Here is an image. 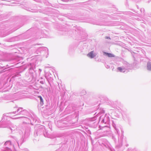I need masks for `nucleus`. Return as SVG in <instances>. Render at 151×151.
I'll list each match as a JSON object with an SVG mask.
<instances>
[{"instance_id":"13","label":"nucleus","mask_w":151,"mask_h":151,"mask_svg":"<svg viewBox=\"0 0 151 151\" xmlns=\"http://www.w3.org/2000/svg\"><path fill=\"white\" fill-rule=\"evenodd\" d=\"M21 72H17L14 73L12 76V78H14L17 77H19L21 76L20 73Z\"/></svg>"},{"instance_id":"32","label":"nucleus","mask_w":151,"mask_h":151,"mask_svg":"<svg viewBox=\"0 0 151 151\" xmlns=\"http://www.w3.org/2000/svg\"><path fill=\"white\" fill-rule=\"evenodd\" d=\"M103 113H104V111L103 110L102 111V112Z\"/></svg>"},{"instance_id":"10","label":"nucleus","mask_w":151,"mask_h":151,"mask_svg":"<svg viewBox=\"0 0 151 151\" xmlns=\"http://www.w3.org/2000/svg\"><path fill=\"white\" fill-rule=\"evenodd\" d=\"M96 54L94 53V51H91L87 54V56L91 58H93L96 55Z\"/></svg>"},{"instance_id":"14","label":"nucleus","mask_w":151,"mask_h":151,"mask_svg":"<svg viewBox=\"0 0 151 151\" xmlns=\"http://www.w3.org/2000/svg\"><path fill=\"white\" fill-rule=\"evenodd\" d=\"M38 97L39 98L40 100V105L41 106H42L44 104V101L43 99L40 96H38Z\"/></svg>"},{"instance_id":"20","label":"nucleus","mask_w":151,"mask_h":151,"mask_svg":"<svg viewBox=\"0 0 151 151\" xmlns=\"http://www.w3.org/2000/svg\"><path fill=\"white\" fill-rule=\"evenodd\" d=\"M46 102H47V103L45 105V108L46 109H49L50 104H49V103H48V102H47V101H46Z\"/></svg>"},{"instance_id":"37","label":"nucleus","mask_w":151,"mask_h":151,"mask_svg":"<svg viewBox=\"0 0 151 151\" xmlns=\"http://www.w3.org/2000/svg\"><path fill=\"white\" fill-rule=\"evenodd\" d=\"M142 9H141V10H140V11H141V12H142Z\"/></svg>"},{"instance_id":"27","label":"nucleus","mask_w":151,"mask_h":151,"mask_svg":"<svg viewBox=\"0 0 151 151\" xmlns=\"http://www.w3.org/2000/svg\"><path fill=\"white\" fill-rule=\"evenodd\" d=\"M105 38L106 39H111V38L109 37L106 36L105 37Z\"/></svg>"},{"instance_id":"6","label":"nucleus","mask_w":151,"mask_h":151,"mask_svg":"<svg viewBox=\"0 0 151 151\" xmlns=\"http://www.w3.org/2000/svg\"><path fill=\"white\" fill-rule=\"evenodd\" d=\"M29 118L24 116H21L17 118H24L27 121H30L31 122V121H35V118L32 116L30 114V115H29L28 116Z\"/></svg>"},{"instance_id":"36","label":"nucleus","mask_w":151,"mask_h":151,"mask_svg":"<svg viewBox=\"0 0 151 151\" xmlns=\"http://www.w3.org/2000/svg\"><path fill=\"white\" fill-rule=\"evenodd\" d=\"M5 116V114H3V116Z\"/></svg>"},{"instance_id":"24","label":"nucleus","mask_w":151,"mask_h":151,"mask_svg":"<svg viewBox=\"0 0 151 151\" xmlns=\"http://www.w3.org/2000/svg\"><path fill=\"white\" fill-rule=\"evenodd\" d=\"M122 146V143H121V142H120L119 143V144L117 146H116V147H118V148H120Z\"/></svg>"},{"instance_id":"4","label":"nucleus","mask_w":151,"mask_h":151,"mask_svg":"<svg viewBox=\"0 0 151 151\" xmlns=\"http://www.w3.org/2000/svg\"><path fill=\"white\" fill-rule=\"evenodd\" d=\"M96 119V117H94L90 119L89 122L88 124V125L91 127L95 128L97 125V123L94 121Z\"/></svg>"},{"instance_id":"40","label":"nucleus","mask_w":151,"mask_h":151,"mask_svg":"<svg viewBox=\"0 0 151 151\" xmlns=\"http://www.w3.org/2000/svg\"><path fill=\"white\" fill-rule=\"evenodd\" d=\"M10 102H13V101H10Z\"/></svg>"},{"instance_id":"15","label":"nucleus","mask_w":151,"mask_h":151,"mask_svg":"<svg viewBox=\"0 0 151 151\" xmlns=\"http://www.w3.org/2000/svg\"><path fill=\"white\" fill-rule=\"evenodd\" d=\"M23 108L22 107H19L17 110L16 111L11 112L9 113H8V114H16L17 112H18V111H19L20 110H23Z\"/></svg>"},{"instance_id":"29","label":"nucleus","mask_w":151,"mask_h":151,"mask_svg":"<svg viewBox=\"0 0 151 151\" xmlns=\"http://www.w3.org/2000/svg\"><path fill=\"white\" fill-rule=\"evenodd\" d=\"M113 127H114V125H113ZM114 128H115V130H116V131L117 132L118 134V131H119V130H118L117 129H116V127H115H115H114Z\"/></svg>"},{"instance_id":"9","label":"nucleus","mask_w":151,"mask_h":151,"mask_svg":"<svg viewBox=\"0 0 151 151\" xmlns=\"http://www.w3.org/2000/svg\"><path fill=\"white\" fill-rule=\"evenodd\" d=\"M17 114H22V115L26 116H28L29 115H30V114L26 110L24 109L20 111Z\"/></svg>"},{"instance_id":"19","label":"nucleus","mask_w":151,"mask_h":151,"mask_svg":"<svg viewBox=\"0 0 151 151\" xmlns=\"http://www.w3.org/2000/svg\"><path fill=\"white\" fill-rule=\"evenodd\" d=\"M11 145V141L9 140L6 141L4 143V145L5 146H9V145Z\"/></svg>"},{"instance_id":"8","label":"nucleus","mask_w":151,"mask_h":151,"mask_svg":"<svg viewBox=\"0 0 151 151\" xmlns=\"http://www.w3.org/2000/svg\"><path fill=\"white\" fill-rule=\"evenodd\" d=\"M117 69L120 72L125 73L126 71V73L127 72V69L128 68L127 67L123 66L121 67H119Z\"/></svg>"},{"instance_id":"11","label":"nucleus","mask_w":151,"mask_h":151,"mask_svg":"<svg viewBox=\"0 0 151 151\" xmlns=\"http://www.w3.org/2000/svg\"><path fill=\"white\" fill-rule=\"evenodd\" d=\"M10 122L9 121H6L4 122L2 125L1 127L3 128H9L10 127L9 125L10 124Z\"/></svg>"},{"instance_id":"23","label":"nucleus","mask_w":151,"mask_h":151,"mask_svg":"<svg viewBox=\"0 0 151 151\" xmlns=\"http://www.w3.org/2000/svg\"><path fill=\"white\" fill-rule=\"evenodd\" d=\"M10 129L12 132V131H14L17 129V127L16 126H15L14 127H13V128H11L10 127L9 128Z\"/></svg>"},{"instance_id":"7","label":"nucleus","mask_w":151,"mask_h":151,"mask_svg":"<svg viewBox=\"0 0 151 151\" xmlns=\"http://www.w3.org/2000/svg\"><path fill=\"white\" fill-rule=\"evenodd\" d=\"M102 116H100L99 117L100 120L102 118L101 122L102 123H105L106 124L108 123L109 121V118L108 116H105L104 118H102Z\"/></svg>"},{"instance_id":"2","label":"nucleus","mask_w":151,"mask_h":151,"mask_svg":"<svg viewBox=\"0 0 151 151\" xmlns=\"http://www.w3.org/2000/svg\"><path fill=\"white\" fill-rule=\"evenodd\" d=\"M36 131L35 132V136H38V135H43L45 130V127L43 126L40 125L36 127Z\"/></svg>"},{"instance_id":"38","label":"nucleus","mask_w":151,"mask_h":151,"mask_svg":"<svg viewBox=\"0 0 151 151\" xmlns=\"http://www.w3.org/2000/svg\"><path fill=\"white\" fill-rule=\"evenodd\" d=\"M142 9H141V10H140V11H141V12H142Z\"/></svg>"},{"instance_id":"17","label":"nucleus","mask_w":151,"mask_h":151,"mask_svg":"<svg viewBox=\"0 0 151 151\" xmlns=\"http://www.w3.org/2000/svg\"><path fill=\"white\" fill-rule=\"evenodd\" d=\"M45 133L44 132L43 135L45 137H47L48 138H49L50 137V135L48 134V132L46 130L45 131Z\"/></svg>"},{"instance_id":"18","label":"nucleus","mask_w":151,"mask_h":151,"mask_svg":"<svg viewBox=\"0 0 151 151\" xmlns=\"http://www.w3.org/2000/svg\"><path fill=\"white\" fill-rule=\"evenodd\" d=\"M32 63H30V67L29 68V70H33V71H35V67L34 68L33 67V66L32 65Z\"/></svg>"},{"instance_id":"33","label":"nucleus","mask_w":151,"mask_h":151,"mask_svg":"<svg viewBox=\"0 0 151 151\" xmlns=\"http://www.w3.org/2000/svg\"><path fill=\"white\" fill-rule=\"evenodd\" d=\"M101 59H99L98 60V61H99V62H100V61H101Z\"/></svg>"},{"instance_id":"5","label":"nucleus","mask_w":151,"mask_h":151,"mask_svg":"<svg viewBox=\"0 0 151 151\" xmlns=\"http://www.w3.org/2000/svg\"><path fill=\"white\" fill-rule=\"evenodd\" d=\"M48 51V48L45 47H39L36 51L37 53L38 54V52H39L40 53H42L44 54L46 52H47Z\"/></svg>"},{"instance_id":"42","label":"nucleus","mask_w":151,"mask_h":151,"mask_svg":"<svg viewBox=\"0 0 151 151\" xmlns=\"http://www.w3.org/2000/svg\"><path fill=\"white\" fill-rule=\"evenodd\" d=\"M13 138H15V137H14Z\"/></svg>"},{"instance_id":"41","label":"nucleus","mask_w":151,"mask_h":151,"mask_svg":"<svg viewBox=\"0 0 151 151\" xmlns=\"http://www.w3.org/2000/svg\"><path fill=\"white\" fill-rule=\"evenodd\" d=\"M143 11H144V9H143Z\"/></svg>"},{"instance_id":"1","label":"nucleus","mask_w":151,"mask_h":151,"mask_svg":"<svg viewBox=\"0 0 151 151\" xmlns=\"http://www.w3.org/2000/svg\"><path fill=\"white\" fill-rule=\"evenodd\" d=\"M24 124H25V127H26L25 131L24 132V136L22 137V140L19 141H17L19 146V145H21L24 142L26 141V139L28 137L30 134V133L31 131V126L33 125L32 124V123L30 122V124L29 122L27 123L26 122H23Z\"/></svg>"},{"instance_id":"12","label":"nucleus","mask_w":151,"mask_h":151,"mask_svg":"<svg viewBox=\"0 0 151 151\" xmlns=\"http://www.w3.org/2000/svg\"><path fill=\"white\" fill-rule=\"evenodd\" d=\"M103 53L104 55L107 56L109 57L112 58L115 57V56L114 55L110 53H108L103 51Z\"/></svg>"},{"instance_id":"43","label":"nucleus","mask_w":151,"mask_h":151,"mask_svg":"<svg viewBox=\"0 0 151 151\" xmlns=\"http://www.w3.org/2000/svg\"><path fill=\"white\" fill-rule=\"evenodd\" d=\"M2 144L0 143V145H1Z\"/></svg>"},{"instance_id":"3","label":"nucleus","mask_w":151,"mask_h":151,"mask_svg":"<svg viewBox=\"0 0 151 151\" xmlns=\"http://www.w3.org/2000/svg\"><path fill=\"white\" fill-rule=\"evenodd\" d=\"M6 66L8 67L6 68L5 66H3L0 68V69L1 70L2 72H4L7 71L12 72L14 70V68H13L14 67V65L9 66L7 65Z\"/></svg>"},{"instance_id":"26","label":"nucleus","mask_w":151,"mask_h":151,"mask_svg":"<svg viewBox=\"0 0 151 151\" xmlns=\"http://www.w3.org/2000/svg\"><path fill=\"white\" fill-rule=\"evenodd\" d=\"M87 133H88L89 134H91V132L90 131V130L89 129H88L87 130Z\"/></svg>"},{"instance_id":"22","label":"nucleus","mask_w":151,"mask_h":151,"mask_svg":"<svg viewBox=\"0 0 151 151\" xmlns=\"http://www.w3.org/2000/svg\"><path fill=\"white\" fill-rule=\"evenodd\" d=\"M40 83L42 84H44V83L45 82V80H44V79H43V78H42L40 79Z\"/></svg>"},{"instance_id":"31","label":"nucleus","mask_w":151,"mask_h":151,"mask_svg":"<svg viewBox=\"0 0 151 151\" xmlns=\"http://www.w3.org/2000/svg\"><path fill=\"white\" fill-rule=\"evenodd\" d=\"M111 151H115L114 150V149H111Z\"/></svg>"},{"instance_id":"16","label":"nucleus","mask_w":151,"mask_h":151,"mask_svg":"<svg viewBox=\"0 0 151 151\" xmlns=\"http://www.w3.org/2000/svg\"><path fill=\"white\" fill-rule=\"evenodd\" d=\"M147 69L150 71H151V62H148L147 64Z\"/></svg>"},{"instance_id":"44","label":"nucleus","mask_w":151,"mask_h":151,"mask_svg":"<svg viewBox=\"0 0 151 151\" xmlns=\"http://www.w3.org/2000/svg\"><path fill=\"white\" fill-rule=\"evenodd\" d=\"M135 151H137V150H136Z\"/></svg>"},{"instance_id":"28","label":"nucleus","mask_w":151,"mask_h":151,"mask_svg":"<svg viewBox=\"0 0 151 151\" xmlns=\"http://www.w3.org/2000/svg\"><path fill=\"white\" fill-rule=\"evenodd\" d=\"M105 67L107 68H110L109 66L107 65H105Z\"/></svg>"},{"instance_id":"35","label":"nucleus","mask_w":151,"mask_h":151,"mask_svg":"<svg viewBox=\"0 0 151 151\" xmlns=\"http://www.w3.org/2000/svg\"><path fill=\"white\" fill-rule=\"evenodd\" d=\"M18 107L17 106H16V107H14V108H17Z\"/></svg>"},{"instance_id":"39","label":"nucleus","mask_w":151,"mask_h":151,"mask_svg":"<svg viewBox=\"0 0 151 151\" xmlns=\"http://www.w3.org/2000/svg\"><path fill=\"white\" fill-rule=\"evenodd\" d=\"M150 1H149H149H148V3H149Z\"/></svg>"},{"instance_id":"30","label":"nucleus","mask_w":151,"mask_h":151,"mask_svg":"<svg viewBox=\"0 0 151 151\" xmlns=\"http://www.w3.org/2000/svg\"><path fill=\"white\" fill-rule=\"evenodd\" d=\"M39 71L40 72H41V71H42L41 69H39Z\"/></svg>"},{"instance_id":"21","label":"nucleus","mask_w":151,"mask_h":151,"mask_svg":"<svg viewBox=\"0 0 151 151\" xmlns=\"http://www.w3.org/2000/svg\"><path fill=\"white\" fill-rule=\"evenodd\" d=\"M4 151H11L10 148L8 147H6L4 149Z\"/></svg>"},{"instance_id":"34","label":"nucleus","mask_w":151,"mask_h":151,"mask_svg":"<svg viewBox=\"0 0 151 151\" xmlns=\"http://www.w3.org/2000/svg\"><path fill=\"white\" fill-rule=\"evenodd\" d=\"M124 132L123 131H122V134H123V133Z\"/></svg>"},{"instance_id":"25","label":"nucleus","mask_w":151,"mask_h":151,"mask_svg":"<svg viewBox=\"0 0 151 151\" xmlns=\"http://www.w3.org/2000/svg\"><path fill=\"white\" fill-rule=\"evenodd\" d=\"M69 19L72 20H75L74 17L72 16L69 17Z\"/></svg>"}]
</instances>
